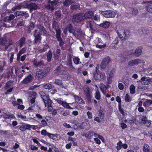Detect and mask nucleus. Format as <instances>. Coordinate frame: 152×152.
Here are the masks:
<instances>
[{
    "mask_svg": "<svg viewBox=\"0 0 152 152\" xmlns=\"http://www.w3.org/2000/svg\"><path fill=\"white\" fill-rule=\"evenodd\" d=\"M43 101L44 102L45 107L47 106H51L52 103V101L48 98V97L45 100H44Z\"/></svg>",
    "mask_w": 152,
    "mask_h": 152,
    "instance_id": "nucleus-30",
    "label": "nucleus"
},
{
    "mask_svg": "<svg viewBox=\"0 0 152 152\" xmlns=\"http://www.w3.org/2000/svg\"><path fill=\"white\" fill-rule=\"evenodd\" d=\"M74 97L77 103L80 104L82 103L84 104L83 100L80 97L75 95L74 96Z\"/></svg>",
    "mask_w": 152,
    "mask_h": 152,
    "instance_id": "nucleus-27",
    "label": "nucleus"
},
{
    "mask_svg": "<svg viewBox=\"0 0 152 152\" xmlns=\"http://www.w3.org/2000/svg\"><path fill=\"white\" fill-rule=\"evenodd\" d=\"M143 3L146 4L147 11L149 12L152 13V2L143 1Z\"/></svg>",
    "mask_w": 152,
    "mask_h": 152,
    "instance_id": "nucleus-14",
    "label": "nucleus"
},
{
    "mask_svg": "<svg viewBox=\"0 0 152 152\" xmlns=\"http://www.w3.org/2000/svg\"><path fill=\"white\" fill-rule=\"evenodd\" d=\"M101 14L104 17L106 18H113L115 17L116 14L111 10H106L101 12Z\"/></svg>",
    "mask_w": 152,
    "mask_h": 152,
    "instance_id": "nucleus-5",
    "label": "nucleus"
},
{
    "mask_svg": "<svg viewBox=\"0 0 152 152\" xmlns=\"http://www.w3.org/2000/svg\"><path fill=\"white\" fill-rule=\"evenodd\" d=\"M117 33L119 38L121 39L122 40L124 39H126L127 37L124 29L121 30L119 32L117 31Z\"/></svg>",
    "mask_w": 152,
    "mask_h": 152,
    "instance_id": "nucleus-11",
    "label": "nucleus"
},
{
    "mask_svg": "<svg viewBox=\"0 0 152 152\" xmlns=\"http://www.w3.org/2000/svg\"><path fill=\"white\" fill-rule=\"evenodd\" d=\"M141 62V60L136 59L130 61L128 63V65L130 66H132L134 65H137Z\"/></svg>",
    "mask_w": 152,
    "mask_h": 152,
    "instance_id": "nucleus-12",
    "label": "nucleus"
},
{
    "mask_svg": "<svg viewBox=\"0 0 152 152\" xmlns=\"http://www.w3.org/2000/svg\"><path fill=\"white\" fill-rule=\"evenodd\" d=\"M3 23L1 25L4 27H13L15 26V24L14 23Z\"/></svg>",
    "mask_w": 152,
    "mask_h": 152,
    "instance_id": "nucleus-31",
    "label": "nucleus"
},
{
    "mask_svg": "<svg viewBox=\"0 0 152 152\" xmlns=\"http://www.w3.org/2000/svg\"><path fill=\"white\" fill-rule=\"evenodd\" d=\"M43 88L46 89H51L53 87L52 85L50 83H46L43 86Z\"/></svg>",
    "mask_w": 152,
    "mask_h": 152,
    "instance_id": "nucleus-39",
    "label": "nucleus"
},
{
    "mask_svg": "<svg viewBox=\"0 0 152 152\" xmlns=\"http://www.w3.org/2000/svg\"><path fill=\"white\" fill-rule=\"evenodd\" d=\"M93 23L92 21H89L88 22L87 24V27L88 28L89 27L91 31L93 29Z\"/></svg>",
    "mask_w": 152,
    "mask_h": 152,
    "instance_id": "nucleus-44",
    "label": "nucleus"
},
{
    "mask_svg": "<svg viewBox=\"0 0 152 152\" xmlns=\"http://www.w3.org/2000/svg\"><path fill=\"white\" fill-rule=\"evenodd\" d=\"M73 2L72 0H65L63 3V6L65 7H67Z\"/></svg>",
    "mask_w": 152,
    "mask_h": 152,
    "instance_id": "nucleus-29",
    "label": "nucleus"
},
{
    "mask_svg": "<svg viewBox=\"0 0 152 152\" xmlns=\"http://www.w3.org/2000/svg\"><path fill=\"white\" fill-rule=\"evenodd\" d=\"M57 2L56 0L50 1L49 0L48 1V4L46 6V8L48 10L53 9L54 5H56Z\"/></svg>",
    "mask_w": 152,
    "mask_h": 152,
    "instance_id": "nucleus-13",
    "label": "nucleus"
},
{
    "mask_svg": "<svg viewBox=\"0 0 152 152\" xmlns=\"http://www.w3.org/2000/svg\"><path fill=\"white\" fill-rule=\"evenodd\" d=\"M79 60V58L77 57H75L73 59L74 62L76 64H80L81 63V62L80 63Z\"/></svg>",
    "mask_w": 152,
    "mask_h": 152,
    "instance_id": "nucleus-49",
    "label": "nucleus"
},
{
    "mask_svg": "<svg viewBox=\"0 0 152 152\" xmlns=\"http://www.w3.org/2000/svg\"><path fill=\"white\" fill-rule=\"evenodd\" d=\"M26 51V49L24 48H22L19 52L18 54L21 55L24 53Z\"/></svg>",
    "mask_w": 152,
    "mask_h": 152,
    "instance_id": "nucleus-60",
    "label": "nucleus"
},
{
    "mask_svg": "<svg viewBox=\"0 0 152 152\" xmlns=\"http://www.w3.org/2000/svg\"><path fill=\"white\" fill-rule=\"evenodd\" d=\"M20 14V16H25L26 18H27L29 16V14L28 13H27L26 12L19 11Z\"/></svg>",
    "mask_w": 152,
    "mask_h": 152,
    "instance_id": "nucleus-45",
    "label": "nucleus"
},
{
    "mask_svg": "<svg viewBox=\"0 0 152 152\" xmlns=\"http://www.w3.org/2000/svg\"><path fill=\"white\" fill-rule=\"evenodd\" d=\"M39 30L35 29L33 32V35L34 37V43L38 44L40 42L42 39L41 35L45 34L47 33L46 28L43 25L39 23L37 26Z\"/></svg>",
    "mask_w": 152,
    "mask_h": 152,
    "instance_id": "nucleus-1",
    "label": "nucleus"
},
{
    "mask_svg": "<svg viewBox=\"0 0 152 152\" xmlns=\"http://www.w3.org/2000/svg\"><path fill=\"white\" fill-rule=\"evenodd\" d=\"M26 7L29 9L30 12H31L32 11L37 10L39 7L37 4L31 2L30 4H26Z\"/></svg>",
    "mask_w": 152,
    "mask_h": 152,
    "instance_id": "nucleus-7",
    "label": "nucleus"
},
{
    "mask_svg": "<svg viewBox=\"0 0 152 152\" xmlns=\"http://www.w3.org/2000/svg\"><path fill=\"white\" fill-rule=\"evenodd\" d=\"M19 129L22 131H24L26 130V126L25 125H21L20 126Z\"/></svg>",
    "mask_w": 152,
    "mask_h": 152,
    "instance_id": "nucleus-62",
    "label": "nucleus"
},
{
    "mask_svg": "<svg viewBox=\"0 0 152 152\" xmlns=\"http://www.w3.org/2000/svg\"><path fill=\"white\" fill-rule=\"evenodd\" d=\"M34 23L33 22H30L29 25L28 27V29L27 30V32L28 33H30L31 32V30L34 29Z\"/></svg>",
    "mask_w": 152,
    "mask_h": 152,
    "instance_id": "nucleus-28",
    "label": "nucleus"
},
{
    "mask_svg": "<svg viewBox=\"0 0 152 152\" xmlns=\"http://www.w3.org/2000/svg\"><path fill=\"white\" fill-rule=\"evenodd\" d=\"M17 69L15 67H13L11 69L10 72L11 77H14L15 76L17 75Z\"/></svg>",
    "mask_w": 152,
    "mask_h": 152,
    "instance_id": "nucleus-21",
    "label": "nucleus"
},
{
    "mask_svg": "<svg viewBox=\"0 0 152 152\" xmlns=\"http://www.w3.org/2000/svg\"><path fill=\"white\" fill-rule=\"evenodd\" d=\"M131 10L132 12V13L133 15L135 16L138 13V10L136 8H131Z\"/></svg>",
    "mask_w": 152,
    "mask_h": 152,
    "instance_id": "nucleus-38",
    "label": "nucleus"
},
{
    "mask_svg": "<svg viewBox=\"0 0 152 152\" xmlns=\"http://www.w3.org/2000/svg\"><path fill=\"white\" fill-rule=\"evenodd\" d=\"M60 138V137L57 134H53L52 139L54 140H57Z\"/></svg>",
    "mask_w": 152,
    "mask_h": 152,
    "instance_id": "nucleus-52",
    "label": "nucleus"
},
{
    "mask_svg": "<svg viewBox=\"0 0 152 152\" xmlns=\"http://www.w3.org/2000/svg\"><path fill=\"white\" fill-rule=\"evenodd\" d=\"M142 52V50L141 48H136L134 52V54L135 56L137 57H139L141 55Z\"/></svg>",
    "mask_w": 152,
    "mask_h": 152,
    "instance_id": "nucleus-22",
    "label": "nucleus"
},
{
    "mask_svg": "<svg viewBox=\"0 0 152 152\" xmlns=\"http://www.w3.org/2000/svg\"><path fill=\"white\" fill-rule=\"evenodd\" d=\"M126 56V55L125 56L124 55L121 56V63H124L129 60V58Z\"/></svg>",
    "mask_w": 152,
    "mask_h": 152,
    "instance_id": "nucleus-40",
    "label": "nucleus"
},
{
    "mask_svg": "<svg viewBox=\"0 0 152 152\" xmlns=\"http://www.w3.org/2000/svg\"><path fill=\"white\" fill-rule=\"evenodd\" d=\"M22 7L24 8L26 7V6H24L23 3H20L18 5L15 6L14 8H12V10H20Z\"/></svg>",
    "mask_w": 152,
    "mask_h": 152,
    "instance_id": "nucleus-25",
    "label": "nucleus"
},
{
    "mask_svg": "<svg viewBox=\"0 0 152 152\" xmlns=\"http://www.w3.org/2000/svg\"><path fill=\"white\" fill-rule=\"evenodd\" d=\"M50 70V68L49 67L45 68L43 71L45 76L47 75V74L48 73Z\"/></svg>",
    "mask_w": 152,
    "mask_h": 152,
    "instance_id": "nucleus-50",
    "label": "nucleus"
},
{
    "mask_svg": "<svg viewBox=\"0 0 152 152\" xmlns=\"http://www.w3.org/2000/svg\"><path fill=\"white\" fill-rule=\"evenodd\" d=\"M84 16L83 13H77L73 16L72 21L74 23L80 22L85 20Z\"/></svg>",
    "mask_w": 152,
    "mask_h": 152,
    "instance_id": "nucleus-2",
    "label": "nucleus"
},
{
    "mask_svg": "<svg viewBox=\"0 0 152 152\" xmlns=\"http://www.w3.org/2000/svg\"><path fill=\"white\" fill-rule=\"evenodd\" d=\"M7 42V40L6 37H4L2 38L0 40V44L5 45Z\"/></svg>",
    "mask_w": 152,
    "mask_h": 152,
    "instance_id": "nucleus-34",
    "label": "nucleus"
},
{
    "mask_svg": "<svg viewBox=\"0 0 152 152\" xmlns=\"http://www.w3.org/2000/svg\"><path fill=\"white\" fill-rule=\"evenodd\" d=\"M25 20H23L22 19L19 20L17 24V26H23L25 23Z\"/></svg>",
    "mask_w": 152,
    "mask_h": 152,
    "instance_id": "nucleus-48",
    "label": "nucleus"
},
{
    "mask_svg": "<svg viewBox=\"0 0 152 152\" xmlns=\"http://www.w3.org/2000/svg\"><path fill=\"white\" fill-rule=\"evenodd\" d=\"M25 40V38L23 37L21 38L19 40V46L20 48H21L24 44Z\"/></svg>",
    "mask_w": 152,
    "mask_h": 152,
    "instance_id": "nucleus-35",
    "label": "nucleus"
},
{
    "mask_svg": "<svg viewBox=\"0 0 152 152\" xmlns=\"http://www.w3.org/2000/svg\"><path fill=\"white\" fill-rule=\"evenodd\" d=\"M110 25V23L108 21H105L100 24V26L104 28H107L109 27Z\"/></svg>",
    "mask_w": 152,
    "mask_h": 152,
    "instance_id": "nucleus-32",
    "label": "nucleus"
},
{
    "mask_svg": "<svg viewBox=\"0 0 152 152\" xmlns=\"http://www.w3.org/2000/svg\"><path fill=\"white\" fill-rule=\"evenodd\" d=\"M37 94L35 92H33L30 96V101L31 103V106L30 107L28 110H33V107L35 106V100Z\"/></svg>",
    "mask_w": 152,
    "mask_h": 152,
    "instance_id": "nucleus-4",
    "label": "nucleus"
},
{
    "mask_svg": "<svg viewBox=\"0 0 152 152\" xmlns=\"http://www.w3.org/2000/svg\"><path fill=\"white\" fill-rule=\"evenodd\" d=\"M68 30L69 31L70 33L74 31L73 27L71 24L69 26Z\"/></svg>",
    "mask_w": 152,
    "mask_h": 152,
    "instance_id": "nucleus-59",
    "label": "nucleus"
},
{
    "mask_svg": "<svg viewBox=\"0 0 152 152\" xmlns=\"http://www.w3.org/2000/svg\"><path fill=\"white\" fill-rule=\"evenodd\" d=\"M53 54L51 50L49 51L47 54V61L49 62L51 61Z\"/></svg>",
    "mask_w": 152,
    "mask_h": 152,
    "instance_id": "nucleus-26",
    "label": "nucleus"
},
{
    "mask_svg": "<svg viewBox=\"0 0 152 152\" xmlns=\"http://www.w3.org/2000/svg\"><path fill=\"white\" fill-rule=\"evenodd\" d=\"M33 64L36 66H39L40 68H42L44 66V64L41 61L39 62L37 61L36 60L33 61Z\"/></svg>",
    "mask_w": 152,
    "mask_h": 152,
    "instance_id": "nucleus-17",
    "label": "nucleus"
},
{
    "mask_svg": "<svg viewBox=\"0 0 152 152\" xmlns=\"http://www.w3.org/2000/svg\"><path fill=\"white\" fill-rule=\"evenodd\" d=\"M139 82L143 85H148L152 82V78L148 77H143Z\"/></svg>",
    "mask_w": 152,
    "mask_h": 152,
    "instance_id": "nucleus-6",
    "label": "nucleus"
},
{
    "mask_svg": "<svg viewBox=\"0 0 152 152\" xmlns=\"http://www.w3.org/2000/svg\"><path fill=\"white\" fill-rule=\"evenodd\" d=\"M45 75L44 74L43 70H39L36 72V76L38 79L42 78L44 77H45Z\"/></svg>",
    "mask_w": 152,
    "mask_h": 152,
    "instance_id": "nucleus-16",
    "label": "nucleus"
},
{
    "mask_svg": "<svg viewBox=\"0 0 152 152\" xmlns=\"http://www.w3.org/2000/svg\"><path fill=\"white\" fill-rule=\"evenodd\" d=\"M48 45L46 44L44 46V47L42 49H39L38 51L41 53L44 52L47 50V49L48 48Z\"/></svg>",
    "mask_w": 152,
    "mask_h": 152,
    "instance_id": "nucleus-36",
    "label": "nucleus"
},
{
    "mask_svg": "<svg viewBox=\"0 0 152 152\" xmlns=\"http://www.w3.org/2000/svg\"><path fill=\"white\" fill-rule=\"evenodd\" d=\"M94 20L98 21H99L100 20V16L99 15H95L93 18Z\"/></svg>",
    "mask_w": 152,
    "mask_h": 152,
    "instance_id": "nucleus-56",
    "label": "nucleus"
},
{
    "mask_svg": "<svg viewBox=\"0 0 152 152\" xmlns=\"http://www.w3.org/2000/svg\"><path fill=\"white\" fill-rule=\"evenodd\" d=\"M33 79V76L31 74H29L22 81L21 83L22 84H28L31 83Z\"/></svg>",
    "mask_w": 152,
    "mask_h": 152,
    "instance_id": "nucleus-9",
    "label": "nucleus"
},
{
    "mask_svg": "<svg viewBox=\"0 0 152 152\" xmlns=\"http://www.w3.org/2000/svg\"><path fill=\"white\" fill-rule=\"evenodd\" d=\"M55 30L56 32V36L61 35V31L60 28H59V29H58Z\"/></svg>",
    "mask_w": 152,
    "mask_h": 152,
    "instance_id": "nucleus-63",
    "label": "nucleus"
},
{
    "mask_svg": "<svg viewBox=\"0 0 152 152\" xmlns=\"http://www.w3.org/2000/svg\"><path fill=\"white\" fill-rule=\"evenodd\" d=\"M142 122L144 124H145L148 123V125H146L147 127H149L151 123L149 121L147 120V118L145 116H142L141 119Z\"/></svg>",
    "mask_w": 152,
    "mask_h": 152,
    "instance_id": "nucleus-24",
    "label": "nucleus"
},
{
    "mask_svg": "<svg viewBox=\"0 0 152 152\" xmlns=\"http://www.w3.org/2000/svg\"><path fill=\"white\" fill-rule=\"evenodd\" d=\"M83 89L85 92L88 102V103H91V94L89 88L87 86H85L83 88Z\"/></svg>",
    "mask_w": 152,
    "mask_h": 152,
    "instance_id": "nucleus-3",
    "label": "nucleus"
},
{
    "mask_svg": "<svg viewBox=\"0 0 152 152\" xmlns=\"http://www.w3.org/2000/svg\"><path fill=\"white\" fill-rule=\"evenodd\" d=\"M62 105L64 107H65L67 109H73V108L69 106L68 103L66 102H64L63 104H62Z\"/></svg>",
    "mask_w": 152,
    "mask_h": 152,
    "instance_id": "nucleus-47",
    "label": "nucleus"
},
{
    "mask_svg": "<svg viewBox=\"0 0 152 152\" xmlns=\"http://www.w3.org/2000/svg\"><path fill=\"white\" fill-rule=\"evenodd\" d=\"M109 86L107 85V86H106L103 83H101L100 86V88L101 90H106L108 88V87Z\"/></svg>",
    "mask_w": 152,
    "mask_h": 152,
    "instance_id": "nucleus-41",
    "label": "nucleus"
},
{
    "mask_svg": "<svg viewBox=\"0 0 152 152\" xmlns=\"http://www.w3.org/2000/svg\"><path fill=\"white\" fill-rule=\"evenodd\" d=\"M63 67V66L61 65H59L57 68L54 70V73L58 75H61L62 72L63 71L62 69Z\"/></svg>",
    "mask_w": 152,
    "mask_h": 152,
    "instance_id": "nucleus-18",
    "label": "nucleus"
},
{
    "mask_svg": "<svg viewBox=\"0 0 152 152\" xmlns=\"http://www.w3.org/2000/svg\"><path fill=\"white\" fill-rule=\"evenodd\" d=\"M55 15L56 18H59L61 17V14L60 11H58L55 12Z\"/></svg>",
    "mask_w": 152,
    "mask_h": 152,
    "instance_id": "nucleus-55",
    "label": "nucleus"
},
{
    "mask_svg": "<svg viewBox=\"0 0 152 152\" xmlns=\"http://www.w3.org/2000/svg\"><path fill=\"white\" fill-rule=\"evenodd\" d=\"M135 87L133 85H131L130 87V92L131 94H133L135 93Z\"/></svg>",
    "mask_w": 152,
    "mask_h": 152,
    "instance_id": "nucleus-43",
    "label": "nucleus"
},
{
    "mask_svg": "<svg viewBox=\"0 0 152 152\" xmlns=\"http://www.w3.org/2000/svg\"><path fill=\"white\" fill-rule=\"evenodd\" d=\"M80 8V4L77 3L76 4L72 5L70 6V9L71 10L74 11L78 9L79 10Z\"/></svg>",
    "mask_w": 152,
    "mask_h": 152,
    "instance_id": "nucleus-19",
    "label": "nucleus"
},
{
    "mask_svg": "<svg viewBox=\"0 0 152 152\" xmlns=\"http://www.w3.org/2000/svg\"><path fill=\"white\" fill-rule=\"evenodd\" d=\"M95 97L97 100H99L100 99L101 96L99 91H97L96 92Z\"/></svg>",
    "mask_w": 152,
    "mask_h": 152,
    "instance_id": "nucleus-51",
    "label": "nucleus"
},
{
    "mask_svg": "<svg viewBox=\"0 0 152 152\" xmlns=\"http://www.w3.org/2000/svg\"><path fill=\"white\" fill-rule=\"evenodd\" d=\"M152 104L151 100L146 99V101L143 103V105L145 106H149Z\"/></svg>",
    "mask_w": 152,
    "mask_h": 152,
    "instance_id": "nucleus-46",
    "label": "nucleus"
},
{
    "mask_svg": "<svg viewBox=\"0 0 152 152\" xmlns=\"http://www.w3.org/2000/svg\"><path fill=\"white\" fill-rule=\"evenodd\" d=\"M77 34H76V35L77 37H79L82 35V31L80 29H78L77 31Z\"/></svg>",
    "mask_w": 152,
    "mask_h": 152,
    "instance_id": "nucleus-54",
    "label": "nucleus"
},
{
    "mask_svg": "<svg viewBox=\"0 0 152 152\" xmlns=\"http://www.w3.org/2000/svg\"><path fill=\"white\" fill-rule=\"evenodd\" d=\"M54 83L56 85L59 86L62 85L63 84L62 80L58 79H55V80L54 82Z\"/></svg>",
    "mask_w": 152,
    "mask_h": 152,
    "instance_id": "nucleus-42",
    "label": "nucleus"
},
{
    "mask_svg": "<svg viewBox=\"0 0 152 152\" xmlns=\"http://www.w3.org/2000/svg\"><path fill=\"white\" fill-rule=\"evenodd\" d=\"M39 94L41 97L43 101L44 100H45L48 97V96H46V94L43 91H41L39 93Z\"/></svg>",
    "mask_w": 152,
    "mask_h": 152,
    "instance_id": "nucleus-33",
    "label": "nucleus"
},
{
    "mask_svg": "<svg viewBox=\"0 0 152 152\" xmlns=\"http://www.w3.org/2000/svg\"><path fill=\"white\" fill-rule=\"evenodd\" d=\"M134 53L133 51L130 50L127 52L126 54L128 56H130L134 54Z\"/></svg>",
    "mask_w": 152,
    "mask_h": 152,
    "instance_id": "nucleus-64",
    "label": "nucleus"
},
{
    "mask_svg": "<svg viewBox=\"0 0 152 152\" xmlns=\"http://www.w3.org/2000/svg\"><path fill=\"white\" fill-rule=\"evenodd\" d=\"M94 13L91 10H89L84 13V17L85 19H90L94 16Z\"/></svg>",
    "mask_w": 152,
    "mask_h": 152,
    "instance_id": "nucleus-15",
    "label": "nucleus"
},
{
    "mask_svg": "<svg viewBox=\"0 0 152 152\" xmlns=\"http://www.w3.org/2000/svg\"><path fill=\"white\" fill-rule=\"evenodd\" d=\"M56 19H53V23L52 24V28L55 30L58 29L60 28L59 26L58 25V23L56 21Z\"/></svg>",
    "mask_w": 152,
    "mask_h": 152,
    "instance_id": "nucleus-20",
    "label": "nucleus"
},
{
    "mask_svg": "<svg viewBox=\"0 0 152 152\" xmlns=\"http://www.w3.org/2000/svg\"><path fill=\"white\" fill-rule=\"evenodd\" d=\"M65 75V77H68V75H69V73L64 70H63L62 71V73L61 75Z\"/></svg>",
    "mask_w": 152,
    "mask_h": 152,
    "instance_id": "nucleus-57",
    "label": "nucleus"
},
{
    "mask_svg": "<svg viewBox=\"0 0 152 152\" xmlns=\"http://www.w3.org/2000/svg\"><path fill=\"white\" fill-rule=\"evenodd\" d=\"M143 151L144 152H150L149 146L147 144H145L143 147Z\"/></svg>",
    "mask_w": 152,
    "mask_h": 152,
    "instance_id": "nucleus-37",
    "label": "nucleus"
},
{
    "mask_svg": "<svg viewBox=\"0 0 152 152\" xmlns=\"http://www.w3.org/2000/svg\"><path fill=\"white\" fill-rule=\"evenodd\" d=\"M110 61V58L107 56L104 58L102 60L101 65V67L102 69H104L108 64Z\"/></svg>",
    "mask_w": 152,
    "mask_h": 152,
    "instance_id": "nucleus-8",
    "label": "nucleus"
},
{
    "mask_svg": "<svg viewBox=\"0 0 152 152\" xmlns=\"http://www.w3.org/2000/svg\"><path fill=\"white\" fill-rule=\"evenodd\" d=\"M59 55H60L56 54H54V59L56 61H58L59 58Z\"/></svg>",
    "mask_w": 152,
    "mask_h": 152,
    "instance_id": "nucleus-61",
    "label": "nucleus"
},
{
    "mask_svg": "<svg viewBox=\"0 0 152 152\" xmlns=\"http://www.w3.org/2000/svg\"><path fill=\"white\" fill-rule=\"evenodd\" d=\"M125 100L126 102H129L130 100V97L128 94L125 96Z\"/></svg>",
    "mask_w": 152,
    "mask_h": 152,
    "instance_id": "nucleus-58",
    "label": "nucleus"
},
{
    "mask_svg": "<svg viewBox=\"0 0 152 152\" xmlns=\"http://www.w3.org/2000/svg\"><path fill=\"white\" fill-rule=\"evenodd\" d=\"M11 84L12 82L11 81H9L7 82L5 85V87L4 88L5 89H7L10 88L11 86Z\"/></svg>",
    "mask_w": 152,
    "mask_h": 152,
    "instance_id": "nucleus-53",
    "label": "nucleus"
},
{
    "mask_svg": "<svg viewBox=\"0 0 152 152\" xmlns=\"http://www.w3.org/2000/svg\"><path fill=\"white\" fill-rule=\"evenodd\" d=\"M15 15L10 14L9 16L5 17L3 20L4 22L7 23H14L12 20L15 18Z\"/></svg>",
    "mask_w": 152,
    "mask_h": 152,
    "instance_id": "nucleus-10",
    "label": "nucleus"
},
{
    "mask_svg": "<svg viewBox=\"0 0 152 152\" xmlns=\"http://www.w3.org/2000/svg\"><path fill=\"white\" fill-rule=\"evenodd\" d=\"M96 72L94 74V78L96 81H99L101 80L102 78L100 75L97 72V70Z\"/></svg>",
    "mask_w": 152,
    "mask_h": 152,
    "instance_id": "nucleus-23",
    "label": "nucleus"
}]
</instances>
